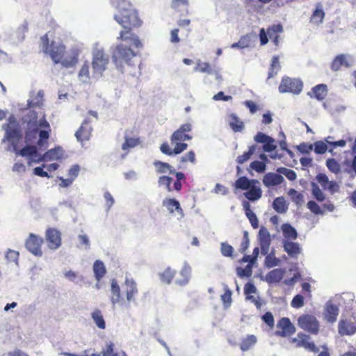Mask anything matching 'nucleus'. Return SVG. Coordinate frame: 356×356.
I'll return each mask as SVG.
<instances>
[{
	"label": "nucleus",
	"instance_id": "nucleus-54",
	"mask_svg": "<svg viewBox=\"0 0 356 356\" xmlns=\"http://www.w3.org/2000/svg\"><path fill=\"white\" fill-rule=\"evenodd\" d=\"M232 291L227 287H225V293L221 296V300L225 307H228L232 303Z\"/></svg>",
	"mask_w": 356,
	"mask_h": 356
},
{
	"label": "nucleus",
	"instance_id": "nucleus-60",
	"mask_svg": "<svg viewBox=\"0 0 356 356\" xmlns=\"http://www.w3.org/2000/svg\"><path fill=\"white\" fill-rule=\"evenodd\" d=\"M250 245V240L248 236V232L247 231L243 232L242 241L241 243L239 252L244 253L248 248Z\"/></svg>",
	"mask_w": 356,
	"mask_h": 356
},
{
	"label": "nucleus",
	"instance_id": "nucleus-34",
	"mask_svg": "<svg viewBox=\"0 0 356 356\" xmlns=\"http://www.w3.org/2000/svg\"><path fill=\"white\" fill-rule=\"evenodd\" d=\"M325 13L321 8V5L318 3L317 8L312 14L310 17V22L319 24H321L324 19Z\"/></svg>",
	"mask_w": 356,
	"mask_h": 356
},
{
	"label": "nucleus",
	"instance_id": "nucleus-10",
	"mask_svg": "<svg viewBox=\"0 0 356 356\" xmlns=\"http://www.w3.org/2000/svg\"><path fill=\"white\" fill-rule=\"evenodd\" d=\"M310 337L303 332H299L297 337L293 338L291 343H295L297 348H304L313 353H318L319 348L312 341H309Z\"/></svg>",
	"mask_w": 356,
	"mask_h": 356
},
{
	"label": "nucleus",
	"instance_id": "nucleus-19",
	"mask_svg": "<svg viewBox=\"0 0 356 356\" xmlns=\"http://www.w3.org/2000/svg\"><path fill=\"white\" fill-rule=\"evenodd\" d=\"M339 314V309L337 305L331 302H327L323 312L324 320L328 323L336 322Z\"/></svg>",
	"mask_w": 356,
	"mask_h": 356
},
{
	"label": "nucleus",
	"instance_id": "nucleus-39",
	"mask_svg": "<svg viewBox=\"0 0 356 356\" xmlns=\"http://www.w3.org/2000/svg\"><path fill=\"white\" fill-rule=\"evenodd\" d=\"M176 271L168 267L159 274L160 280L165 284H170L175 278Z\"/></svg>",
	"mask_w": 356,
	"mask_h": 356
},
{
	"label": "nucleus",
	"instance_id": "nucleus-58",
	"mask_svg": "<svg viewBox=\"0 0 356 356\" xmlns=\"http://www.w3.org/2000/svg\"><path fill=\"white\" fill-rule=\"evenodd\" d=\"M305 305L304 297L300 294L296 295L291 300V305L292 307L298 309Z\"/></svg>",
	"mask_w": 356,
	"mask_h": 356
},
{
	"label": "nucleus",
	"instance_id": "nucleus-46",
	"mask_svg": "<svg viewBox=\"0 0 356 356\" xmlns=\"http://www.w3.org/2000/svg\"><path fill=\"white\" fill-rule=\"evenodd\" d=\"M312 193L313 197L320 202H323L325 200V195L323 193V192L321 191V189L319 188V186L316 184L312 182Z\"/></svg>",
	"mask_w": 356,
	"mask_h": 356
},
{
	"label": "nucleus",
	"instance_id": "nucleus-61",
	"mask_svg": "<svg viewBox=\"0 0 356 356\" xmlns=\"http://www.w3.org/2000/svg\"><path fill=\"white\" fill-rule=\"evenodd\" d=\"M277 171L284 175V176L290 181H293L297 177L296 172L291 169H288L286 168H280L277 170Z\"/></svg>",
	"mask_w": 356,
	"mask_h": 356
},
{
	"label": "nucleus",
	"instance_id": "nucleus-7",
	"mask_svg": "<svg viewBox=\"0 0 356 356\" xmlns=\"http://www.w3.org/2000/svg\"><path fill=\"white\" fill-rule=\"evenodd\" d=\"M302 88L303 83L300 79L284 76L282 78L278 88L281 93L299 95L302 92Z\"/></svg>",
	"mask_w": 356,
	"mask_h": 356
},
{
	"label": "nucleus",
	"instance_id": "nucleus-15",
	"mask_svg": "<svg viewBox=\"0 0 356 356\" xmlns=\"http://www.w3.org/2000/svg\"><path fill=\"white\" fill-rule=\"evenodd\" d=\"M338 332L341 336H351L356 333V325L350 319H341L338 323Z\"/></svg>",
	"mask_w": 356,
	"mask_h": 356
},
{
	"label": "nucleus",
	"instance_id": "nucleus-12",
	"mask_svg": "<svg viewBox=\"0 0 356 356\" xmlns=\"http://www.w3.org/2000/svg\"><path fill=\"white\" fill-rule=\"evenodd\" d=\"M63 156V150L61 147L58 146L49 149L44 154L41 155L39 159H32L28 161V165H31L33 162L40 163L42 161H58Z\"/></svg>",
	"mask_w": 356,
	"mask_h": 356
},
{
	"label": "nucleus",
	"instance_id": "nucleus-1",
	"mask_svg": "<svg viewBox=\"0 0 356 356\" xmlns=\"http://www.w3.org/2000/svg\"><path fill=\"white\" fill-rule=\"evenodd\" d=\"M113 3L118 10V13L114 15V19L123 27L118 40L122 42L130 41L135 48H142L143 44L138 36L132 32L133 29L139 27L143 24L138 11L127 0H113Z\"/></svg>",
	"mask_w": 356,
	"mask_h": 356
},
{
	"label": "nucleus",
	"instance_id": "nucleus-38",
	"mask_svg": "<svg viewBox=\"0 0 356 356\" xmlns=\"http://www.w3.org/2000/svg\"><path fill=\"white\" fill-rule=\"evenodd\" d=\"M93 270L95 278L97 281H99L106 274V268L104 263L99 260L95 261L93 264Z\"/></svg>",
	"mask_w": 356,
	"mask_h": 356
},
{
	"label": "nucleus",
	"instance_id": "nucleus-4",
	"mask_svg": "<svg viewBox=\"0 0 356 356\" xmlns=\"http://www.w3.org/2000/svg\"><path fill=\"white\" fill-rule=\"evenodd\" d=\"M157 174H165L169 172L175 175V180L172 186V178L169 176H161L159 177L158 184L160 186H165L168 192L176 191L179 192L182 188V183L185 182L186 177L182 172H175V169L168 163L161 161H154L153 163Z\"/></svg>",
	"mask_w": 356,
	"mask_h": 356
},
{
	"label": "nucleus",
	"instance_id": "nucleus-25",
	"mask_svg": "<svg viewBox=\"0 0 356 356\" xmlns=\"http://www.w3.org/2000/svg\"><path fill=\"white\" fill-rule=\"evenodd\" d=\"M127 300L134 301V296L138 293L136 283L133 279L126 278L124 282Z\"/></svg>",
	"mask_w": 356,
	"mask_h": 356
},
{
	"label": "nucleus",
	"instance_id": "nucleus-28",
	"mask_svg": "<svg viewBox=\"0 0 356 356\" xmlns=\"http://www.w3.org/2000/svg\"><path fill=\"white\" fill-rule=\"evenodd\" d=\"M6 138L10 142L14 147V150H17V144L21 140L22 135L18 127L10 129L6 131Z\"/></svg>",
	"mask_w": 356,
	"mask_h": 356
},
{
	"label": "nucleus",
	"instance_id": "nucleus-13",
	"mask_svg": "<svg viewBox=\"0 0 356 356\" xmlns=\"http://www.w3.org/2000/svg\"><path fill=\"white\" fill-rule=\"evenodd\" d=\"M277 327V330L275 332V334L279 337H290L296 332L295 326L286 317H283L278 321Z\"/></svg>",
	"mask_w": 356,
	"mask_h": 356
},
{
	"label": "nucleus",
	"instance_id": "nucleus-51",
	"mask_svg": "<svg viewBox=\"0 0 356 356\" xmlns=\"http://www.w3.org/2000/svg\"><path fill=\"white\" fill-rule=\"evenodd\" d=\"M79 78L83 81L90 79V65L88 61H85L79 72Z\"/></svg>",
	"mask_w": 356,
	"mask_h": 356
},
{
	"label": "nucleus",
	"instance_id": "nucleus-57",
	"mask_svg": "<svg viewBox=\"0 0 356 356\" xmlns=\"http://www.w3.org/2000/svg\"><path fill=\"white\" fill-rule=\"evenodd\" d=\"M250 167L257 172L262 173L266 170V165L263 161H254L250 163Z\"/></svg>",
	"mask_w": 356,
	"mask_h": 356
},
{
	"label": "nucleus",
	"instance_id": "nucleus-3",
	"mask_svg": "<svg viewBox=\"0 0 356 356\" xmlns=\"http://www.w3.org/2000/svg\"><path fill=\"white\" fill-rule=\"evenodd\" d=\"M193 124L191 122L181 124L170 138V142L172 145H175V147L172 149L168 143L164 142L160 147L161 152L165 155L172 156L185 151L188 148V144L184 142L192 139L193 136L191 134Z\"/></svg>",
	"mask_w": 356,
	"mask_h": 356
},
{
	"label": "nucleus",
	"instance_id": "nucleus-43",
	"mask_svg": "<svg viewBox=\"0 0 356 356\" xmlns=\"http://www.w3.org/2000/svg\"><path fill=\"white\" fill-rule=\"evenodd\" d=\"M213 68L212 66L207 62H202L200 60L197 61L196 67H195V71L200 72L202 73H207L209 74H211L213 72Z\"/></svg>",
	"mask_w": 356,
	"mask_h": 356
},
{
	"label": "nucleus",
	"instance_id": "nucleus-18",
	"mask_svg": "<svg viewBox=\"0 0 356 356\" xmlns=\"http://www.w3.org/2000/svg\"><path fill=\"white\" fill-rule=\"evenodd\" d=\"M90 122V121L88 118L85 119L79 129L75 133V136L79 141L83 142L90 139L92 131Z\"/></svg>",
	"mask_w": 356,
	"mask_h": 356
},
{
	"label": "nucleus",
	"instance_id": "nucleus-49",
	"mask_svg": "<svg viewBox=\"0 0 356 356\" xmlns=\"http://www.w3.org/2000/svg\"><path fill=\"white\" fill-rule=\"evenodd\" d=\"M253 265L248 264L245 268L238 267L236 268L237 275L240 277H250L252 275Z\"/></svg>",
	"mask_w": 356,
	"mask_h": 356
},
{
	"label": "nucleus",
	"instance_id": "nucleus-31",
	"mask_svg": "<svg viewBox=\"0 0 356 356\" xmlns=\"http://www.w3.org/2000/svg\"><path fill=\"white\" fill-rule=\"evenodd\" d=\"M283 31V27L281 24H276L269 26L267 29V33L270 39L273 40L275 45L279 44V33Z\"/></svg>",
	"mask_w": 356,
	"mask_h": 356
},
{
	"label": "nucleus",
	"instance_id": "nucleus-32",
	"mask_svg": "<svg viewBox=\"0 0 356 356\" xmlns=\"http://www.w3.org/2000/svg\"><path fill=\"white\" fill-rule=\"evenodd\" d=\"M111 301L114 306L115 304L120 302L121 300L120 288L116 280L113 279L111 281Z\"/></svg>",
	"mask_w": 356,
	"mask_h": 356
},
{
	"label": "nucleus",
	"instance_id": "nucleus-42",
	"mask_svg": "<svg viewBox=\"0 0 356 356\" xmlns=\"http://www.w3.org/2000/svg\"><path fill=\"white\" fill-rule=\"evenodd\" d=\"M92 318L95 323L96 325L100 329H105L106 323L104 319L103 315L99 309H95L91 314Z\"/></svg>",
	"mask_w": 356,
	"mask_h": 356
},
{
	"label": "nucleus",
	"instance_id": "nucleus-8",
	"mask_svg": "<svg viewBox=\"0 0 356 356\" xmlns=\"http://www.w3.org/2000/svg\"><path fill=\"white\" fill-rule=\"evenodd\" d=\"M298 325L303 330L314 335H317L320 330V323L314 315L302 314L298 320Z\"/></svg>",
	"mask_w": 356,
	"mask_h": 356
},
{
	"label": "nucleus",
	"instance_id": "nucleus-9",
	"mask_svg": "<svg viewBox=\"0 0 356 356\" xmlns=\"http://www.w3.org/2000/svg\"><path fill=\"white\" fill-rule=\"evenodd\" d=\"M44 243L42 237L31 233L25 241V246L29 252L35 256L40 257L42 254L41 246Z\"/></svg>",
	"mask_w": 356,
	"mask_h": 356
},
{
	"label": "nucleus",
	"instance_id": "nucleus-50",
	"mask_svg": "<svg viewBox=\"0 0 356 356\" xmlns=\"http://www.w3.org/2000/svg\"><path fill=\"white\" fill-rule=\"evenodd\" d=\"M292 201L297 205H302L304 202V196L296 190L291 188L288 193Z\"/></svg>",
	"mask_w": 356,
	"mask_h": 356
},
{
	"label": "nucleus",
	"instance_id": "nucleus-40",
	"mask_svg": "<svg viewBox=\"0 0 356 356\" xmlns=\"http://www.w3.org/2000/svg\"><path fill=\"white\" fill-rule=\"evenodd\" d=\"M283 234L285 238L296 240L298 238V233L296 229L290 224H284L282 227Z\"/></svg>",
	"mask_w": 356,
	"mask_h": 356
},
{
	"label": "nucleus",
	"instance_id": "nucleus-52",
	"mask_svg": "<svg viewBox=\"0 0 356 356\" xmlns=\"http://www.w3.org/2000/svg\"><path fill=\"white\" fill-rule=\"evenodd\" d=\"M326 166L334 174H339L341 172V165L334 159H328L326 161Z\"/></svg>",
	"mask_w": 356,
	"mask_h": 356
},
{
	"label": "nucleus",
	"instance_id": "nucleus-47",
	"mask_svg": "<svg viewBox=\"0 0 356 356\" xmlns=\"http://www.w3.org/2000/svg\"><path fill=\"white\" fill-rule=\"evenodd\" d=\"M255 146L251 145L249 147V149L247 152H245L242 155H240L237 157L236 161L238 165H242L243 163L248 161L251 156L254 154L255 151Z\"/></svg>",
	"mask_w": 356,
	"mask_h": 356
},
{
	"label": "nucleus",
	"instance_id": "nucleus-56",
	"mask_svg": "<svg viewBox=\"0 0 356 356\" xmlns=\"http://www.w3.org/2000/svg\"><path fill=\"white\" fill-rule=\"evenodd\" d=\"M307 207L315 215L323 214V211L321 209L320 206L315 201H309L307 204Z\"/></svg>",
	"mask_w": 356,
	"mask_h": 356
},
{
	"label": "nucleus",
	"instance_id": "nucleus-27",
	"mask_svg": "<svg viewBox=\"0 0 356 356\" xmlns=\"http://www.w3.org/2000/svg\"><path fill=\"white\" fill-rule=\"evenodd\" d=\"M163 206L165 207L170 213L175 211L181 216H184L183 210L178 200L174 198H166L163 201Z\"/></svg>",
	"mask_w": 356,
	"mask_h": 356
},
{
	"label": "nucleus",
	"instance_id": "nucleus-62",
	"mask_svg": "<svg viewBox=\"0 0 356 356\" xmlns=\"http://www.w3.org/2000/svg\"><path fill=\"white\" fill-rule=\"evenodd\" d=\"M314 152L316 154H322L326 152L327 150V144L323 141L318 140L314 143Z\"/></svg>",
	"mask_w": 356,
	"mask_h": 356
},
{
	"label": "nucleus",
	"instance_id": "nucleus-35",
	"mask_svg": "<svg viewBox=\"0 0 356 356\" xmlns=\"http://www.w3.org/2000/svg\"><path fill=\"white\" fill-rule=\"evenodd\" d=\"M257 341V339L254 335L249 334L245 338L242 339L240 344V348L242 351L249 350L255 345Z\"/></svg>",
	"mask_w": 356,
	"mask_h": 356
},
{
	"label": "nucleus",
	"instance_id": "nucleus-37",
	"mask_svg": "<svg viewBox=\"0 0 356 356\" xmlns=\"http://www.w3.org/2000/svg\"><path fill=\"white\" fill-rule=\"evenodd\" d=\"M280 70V58L278 56H274L272 58V62L268 70V79L274 77Z\"/></svg>",
	"mask_w": 356,
	"mask_h": 356
},
{
	"label": "nucleus",
	"instance_id": "nucleus-22",
	"mask_svg": "<svg viewBox=\"0 0 356 356\" xmlns=\"http://www.w3.org/2000/svg\"><path fill=\"white\" fill-rule=\"evenodd\" d=\"M284 251L291 258H297L298 256L301 253V248L299 243L296 242L284 241L283 243Z\"/></svg>",
	"mask_w": 356,
	"mask_h": 356
},
{
	"label": "nucleus",
	"instance_id": "nucleus-11",
	"mask_svg": "<svg viewBox=\"0 0 356 356\" xmlns=\"http://www.w3.org/2000/svg\"><path fill=\"white\" fill-rule=\"evenodd\" d=\"M44 92L42 90L38 91H31L29 95V99L27 101L29 108L34 111L35 110H42L44 107Z\"/></svg>",
	"mask_w": 356,
	"mask_h": 356
},
{
	"label": "nucleus",
	"instance_id": "nucleus-55",
	"mask_svg": "<svg viewBox=\"0 0 356 356\" xmlns=\"http://www.w3.org/2000/svg\"><path fill=\"white\" fill-rule=\"evenodd\" d=\"M171 6L173 9L179 10V8H183L186 13H188V0H172Z\"/></svg>",
	"mask_w": 356,
	"mask_h": 356
},
{
	"label": "nucleus",
	"instance_id": "nucleus-2",
	"mask_svg": "<svg viewBox=\"0 0 356 356\" xmlns=\"http://www.w3.org/2000/svg\"><path fill=\"white\" fill-rule=\"evenodd\" d=\"M42 50L45 54H49L55 64L61 63L66 67H74L79 60V52L76 49H71L65 55L66 47L63 44H57L52 42L49 44V39L47 34H44L40 38Z\"/></svg>",
	"mask_w": 356,
	"mask_h": 356
},
{
	"label": "nucleus",
	"instance_id": "nucleus-41",
	"mask_svg": "<svg viewBox=\"0 0 356 356\" xmlns=\"http://www.w3.org/2000/svg\"><path fill=\"white\" fill-rule=\"evenodd\" d=\"M180 278H177L175 280V284L184 286L186 284L189 282L190 279V270L187 267H184L179 272Z\"/></svg>",
	"mask_w": 356,
	"mask_h": 356
},
{
	"label": "nucleus",
	"instance_id": "nucleus-29",
	"mask_svg": "<svg viewBox=\"0 0 356 356\" xmlns=\"http://www.w3.org/2000/svg\"><path fill=\"white\" fill-rule=\"evenodd\" d=\"M229 118V125L234 132H241L244 130V122L236 114L232 113Z\"/></svg>",
	"mask_w": 356,
	"mask_h": 356
},
{
	"label": "nucleus",
	"instance_id": "nucleus-6",
	"mask_svg": "<svg viewBox=\"0 0 356 356\" xmlns=\"http://www.w3.org/2000/svg\"><path fill=\"white\" fill-rule=\"evenodd\" d=\"M109 63L108 56L103 49H96L92 54V76L99 78L102 76Z\"/></svg>",
	"mask_w": 356,
	"mask_h": 356
},
{
	"label": "nucleus",
	"instance_id": "nucleus-16",
	"mask_svg": "<svg viewBox=\"0 0 356 356\" xmlns=\"http://www.w3.org/2000/svg\"><path fill=\"white\" fill-rule=\"evenodd\" d=\"M259 240L261 254L263 255L267 254L269 251L271 238L269 232L264 227H261L259 231Z\"/></svg>",
	"mask_w": 356,
	"mask_h": 356
},
{
	"label": "nucleus",
	"instance_id": "nucleus-14",
	"mask_svg": "<svg viewBox=\"0 0 356 356\" xmlns=\"http://www.w3.org/2000/svg\"><path fill=\"white\" fill-rule=\"evenodd\" d=\"M45 238L48 247L51 250H56L61 245V234L55 228L47 229Z\"/></svg>",
	"mask_w": 356,
	"mask_h": 356
},
{
	"label": "nucleus",
	"instance_id": "nucleus-48",
	"mask_svg": "<svg viewBox=\"0 0 356 356\" xmlns=\"http://www.w3.org/2000/svg\"><path fill=\"white\" fill-rule=\"evenodd\" d=\"M179 168H182L184 164L187 162L195 163V154L193 150L189 151L185 155L179 158Z\"/></svg>",
	"mask_w": 356,
	"mask_h": 356
},
{
	"label": "nucleus",
	"instance_id": "nucleus-20",
	"mask_svg": "<svg viewBox=\"0 0 356 356\" xmlns=\"http://www.w3.org/2000/svg\"><path fill=\"white\" fill-rule=\"evenodd\" d=\"M284 181V177L275 172L266 173L262 179L264 185L268 188L274 187L282 184Z\"/></svg>",
	"mask_w": 356,
	"mask_h": 356
},
{
	"label": "nucleus",
	"instance_id": "nucleus-64",
	"mask_svg": "<svg viewBox=\"0 0 356 356\" xmlns=\"http://www.w3.org/2000/svg\"><path fill=\"white\" fill-rule=\"evenodd\" d=\"M103 356H118V354L114 352V345L112 342L108 343L102 351Z\"/></svg>",
	"mask_w": 356,
	"mask_h": 356
},
{
	"label": "nucleus",
	"instance_id": "nucleus-63",
	"mask_svg": "<svg viewBox=\"0 0 356 356\" xmlns=\"http://www.w3.org/2000/svg\"><path fill=\"white\" fill-rule=\"evenodd\" d=\"M277 147L275 144V140L270 137L268 141H266L263 145V149L266 152H271L274 151Z\"/></svg>",
	"mask_w": 356,
	"mask_h": 356
},
{
	"label": "nucleus",
	"instance_id": "nucleus-21",
	"mask_svg": "<svg viewBox=\"0 0 356 356\" xmlns=\"http://www.w3.org/2000/svg\"><path fill=\"white\" fill-rule=\"evenodd\" d=\"M252 184L260 185L259 180L254 179H249L245 176H242L238 178L234 184V187L236 189L242 191H247Z\"/></svg>",
	"mask_w": 356,
	"mask_h": 356
},
{
	"label": "nucleus",
	"instance_id": "nucleus-23",
	"mask_svg": "<svg viewBox=\"0 0 356 356\" xmlns=\"http://www.w3.org/2000/svg\"><path fill=\"white\" fill-rule=\"evenodd\" d=\"M350 65L346 55L341 54L337 55L333 59L330 64V69L334 72H337L340 70L342 67H349Z\"/></svg>",
	"mask_w": 356,
	"mask_h": 356
},
{
	"label": "nucleus",
	"instance_id": "nucleus-36",
	"mask_svg": "<svg viewBox=\"0 0 356 356\" xmlns=\"http://www.w3.org/2000/svg\"><path fill=\"white\" fill-rule=\"evenodd\" d=\"M273 207L279 213H284L288 209V204L283 197H276L273 202Z\"/></svg>",
	"mask_w": 356,
	"mask_h": 356
},
{
	"label": "nucleus",
	"instance_id": "nucleus-33",
	"mask_svg": "<svg viewBox=\"0 0 356 356\" xmlns=\"http://www.w3.org/2000/svg\"><path fill=\"white\" fill-rule=\"evenodd\" d=\"M243 208L245 210V215L248 218L251 225L253 228L257 229L259 227V221L256 214L250 209V206L248 202L243 204Z\"/></svg>",
	"mask_w": 356,
	"mask_h": 356
},
{
	"label": "nucleus",
	"instance_id": "nucleus-30",
	"mask_svg": "<svg viewBox=\"0 0 356 356\" xmlns=\"http://www.w3.org/2000/svg\"><path fill=\"white\" fill-rule=\"evenodd\" d=\"M284 270L282 268H275L266 274V280L269 283H278L280 282L284 276Z\"/></svg>",
	"mask_w": 356,
	"mask_h": 356
},
{
	"label": "nucleus",
	"instance_id": "nucleus-53",
	"mask_svg": "<svg viewBox=\"0 0 356 356\" xmlns=\"http://www.w3.org/2000/svg\"><path fill=\"white\" fill-rule=\"evenodd\" d=\"M266 257L265 258V266L267 268H273L279 265L280 260L275 257L273 253H270L266 254Z\"/></svg>",
	"mask_w": 356,
	"mask_h": 356
},
{
	"label": "nucleus",
	"instance_id": "nucleus-44",
	"mask_svg": "<svg viewBox=\"0 0 356 356\" xmlns=\"http://www.w3.org/2000/svg\"><path fill=\"white\" fill-rule=\"evenodd\" d=\"M50 131H51V130L40 131L39 139L37 142V145L39 148L41 149V148L44 147V149H45L47 147V145H48L47 140L49 138V132Z\"/></svg>",
	"mask_w": 356,
	"mask_h": 356
},
{
	"label": "nucleus",
	"instance_id": "nucleus-17",
	"mask_svg": "<svg viewBox=\"0 0 356 356\" xmlns=\"http://www.w3.org/2000/svg\"><path fill=\"white\" fill-rule=\"evenodd\" d=\"M327 86L324 83H320L312 88L311 90L307 92V95L312 99L323 101L327 96Z\"/></svg>",
	"mask_w": 356,
	"mask_h": 356
},
{
	"label": "nucleus",
	"instance_id": "nucleus-26",
	"mask_svg": "<svg viewBox=\"0 0 356 356\" xmlns=\"http://www.w3.org/2000/svg\"><path fill=\"white\" fill-rule=\"evenodd\" d=\"M263 192L259 185L252 184L244 193L245 197L252 202L257 201L262 196Z\"/></svg>",
	"mask_w": 356,
	"mask_h": 356
},
{
	"label": "nucleus",
	"instance_id": "nucleus-24",
	"mask_svg": "<svg viewBox=\"0 0 356 356\" xmlns=\"http://www.w3.org/2000/svg\"><path fill=\"white\" fill-rule=\"evenodd\" d=\"M17 154H19L22 156L29 157V161H31L32 159H39L41 156L38 152L37 146L35 145H26L20 150L15 151Z\"/></svg>",
	"mask_w": 356,
	"mask_h": 356
},
{
	"label": "nucleus",
	"instance_id": "nucleus-45",
	"mask_svg": "<svg viewBox=\"0 0 356 356\" xmlns=\"http://www.w3.org/2000/svg\"><path fill=\"white\" fill-rule=\"evenodd\" d=\"M140 143L139 138H131L125 136L124 143L122 145V149L124 151H127L131 148H134Z\"/></svg>",
	"mask_w": 356,
	"mask_h": 356
},
{
	"label": "nucleus",
	"instance_id": "nucleus-5",
	"mask_svg": "<svg viewBox=\"0 0 356 356\" xmlns=\"http://www.w3.org/2000/svg\"><path fill=\"white\" fill-rule=\"evenodd\" d=\"M140 49L135 48L130 41L117 44L111 52V59L115 67L122 72L126 65H134Z\"/></svg>",
	"mask_w": 356,
	"mask_h": 356
},
{
	"label": "nucleus",
	"instance_id": "nucleus-59",
	"mask_svg": "<svg viewBox=\"0 0 356 356\" xmlns=\"http://www.w3.org/2000/svg\"><path fill=\"white\" fill-rule=\"evenodd\" d=\"M221 253L225 257H232L234 248L227 243H222L220 245Z\"/></svg>",
	"mask_w": 356,
	"mask_h": 356
}]
</instances>
